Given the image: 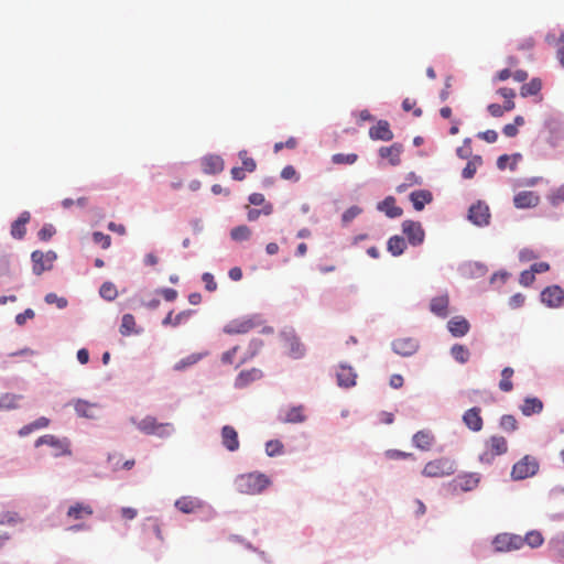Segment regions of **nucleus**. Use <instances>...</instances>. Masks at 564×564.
Instances as JSON below:
<instances>
[{"label":"nucleus","mask_w":564,"mask_h":564,"mask_svg":"<svg viewBox=\"0 0 564 564\" xmlns=\"http://www.w3.org/2000/svg\"><path fill=\"white\" fill-rule=\"evenodd\" d=\"M477 137L481 140H485L488 143H494L498 139V133L495 130H486L484 132H479Z\"/></svg>","instance_id":"nucleus-63"},{"label":"nucleus","mask_w":564,"mask_h":564,"mask_svg":"<svg viewBox=\"0 0 564 564\" xmlns=\"http://www.w3.org/2000/svg\"><path fill=\"white\" fill-rule=\"evenodd\" d=\"M94 509L89 503L75 502L67 510V518L70 520H84L93 516Z\"/></svg>","instance_id":"nucleus-17"},{"label":"nucleus","mask_w":564,"mask_h":564,"mask_svg":"<svg viewBox=\"0 0 564 564\" xmlns=\"http://www.w3.org/2000/svg\"><path fill=\"white\" fill-rule=\"evenodd\" d=\"M454 473V462L445 457H441L429 462L422 470L423 476L431 478L451 476Z\"/></svg>","instance_id":"nucleus-5"},{"label":"nucleus","mask_w":564,"mask_h":564,"mask_svg":"<svg viewBox=\"0 0 564 564\" xmlns=\"http://www.w3.org/2000/svg\"><path fill=\"white\" fill-rule=\"evenodd\" d=\"M175 507L183 513H194L203 508V502L195 497H181L175 501Z\"/></svg>","instance_id":"nucleus-21"},{"label":"nucleus","mask_w":564,"mask_h":564,"mask_svg":"<svg viewBox=\"0 0 564 564\" xmlns=\"http://www.w3.org/2000/svg\"><path fill=\"white\" fill-rule=\"evenodd\" d=\"M256 324L251 318H239L229 322L224 327V333L228 335L246 334L251 330Z\"/></svg>","instance_id":"nucleus-14"},{"label":"nucleus","mask_w":564,"mask_h":564,"mask_svg":"<svg viewBox=\"0 0 564 564\" xmlns=\"http://www.w3.org/2000/svg\"><path fill=\"white\" fill-rule=\"evenodd\" d=\"M410 199L416 210H422L425 204L432 200V194L429 191H414L411 193Z\"/></svg>","instance_id":"nucleus-32"},{"label":"nucleus","mask_w":564,"mask_h":564,"mask_svg":"<svg viewBox=\"0 0 564 564\" xmlns=\"http://www.w3.org/2000/svg\"><path fill=\"white\" fill-rule=\"evenodd\" d=\"M482 164V159L479 155L473 156L466 164L462 172V176L466 180H470L477 172V169Z\"/></svg>","instance_id":"nucleus-39"},{"label":"nucleus","mask_w":564,"mask_h":564,"mask_svg":"<svg viewBox=\"0 0 564 564\" xmlns=\"http://www.w3.org/2000/svg\"><path fill=\"white\" fill-rule=\"evenodd\" d=\"M30 213L23 212L11 226V235L15 239H22L25 236V225L30 221Z\"/></svg>","instance_id":"nucleus-26"},{"label":"nucleus","mask_w":564,"mask_h":564,"mask_svg":"<svg viewBox=\"0 0 564 564\" xmlns=\"http://www.w3.org/2000/svg\"><path fill=\"white\" fill-rule=\"evenodd\" d=\"M93 240L95 243L99 245L102 249H108L111 245V237L109 235H105L101 231H95L93 234Z\"/></svg>","instance_id":"nucleus-52"},{"label":"nucleus","mask_w":564,"mask_h":564,"mask_svg":"<svg viewBox=\"0 0 564 564\" xmlns=\"http://www.w3.org/2000/svg\"><path fill=\"white\" fill-rule=\"evenodd\" d=\"M34 311L31 308H26L23 313H20L15 316V323L18 325H24L28 319H32L34 317Z\"/></svg>","instance_id":"nucleus-62"},{"label":"nucleus","mask_w":564,"mask_h":564,"mask_svg":"<svg viewBox=\"0 0 564 564\" xmlns=\"http://www.w3.org/2000/svg\"><path fill=\"white\" fill-rule=\"evenodd\" d=\"M239 159L241 160L242 162V169L245 170V172H248V173H252L256 171L257 169V163L256 161L248 156V152L246 150H241L239 153Z\"/></svg>","instance_id":"nucleus-48"},{"label":"nucleus","mask_w":564,"mask_h":564,"mask_svg":"<svg viewBox=\"0 0 564 564\" xmlns=\"http://www.w3.org/2000/svg\"><path fill=\"white\" fill-rule=\"evenodd\" d=\"M192 314V311H183L178 313L177 315L173 316V311H171L165 318L162 321V324L164 326L171 325V326H178L184 319L188 318Z\"/></svg>","instance_id":"nucleus-43"},{"label":"nucleus","mask_w":564,"mask_h":564,"mask_svg":"<svg viewBox=\"0 0 564 564\" xmlns=\"http://www.w3.org/2000/svg\"><path fill=\"white\" fill-rule=\"evenodd\" d=\"M508 452V442L503 436L492 435L485 442V449L479 455L482 464H491L496 457Z\"/></svg>","instance_id":"nucleus-2"},{"label":"nucleus","mask_w":564,"mask_h":564,"mask_svg":"<svg viewBox=\"0 0 564 564\" xmlns=\"http://www.w3.org/2000/svg\"><path fill=\"white\" fill-rule=\"evenodd\" d=\"M360 213L361 209L358 206H351L343 214L341 220L344 224H348L352 219H355Z\"/></svg>","instance_id":"nucleus-55"},{"label":"nucleus","mask_w":564,"mask_h":564,"mask_svg":"<svg viewBox=\"0 0 564 564\" xmlns=\"http://www.w3.org/2000/svg\"><path fill=\"white\" fill-rule=\"evenodd\" d=\"M22 395L14 393H3L0 395V410H13L19 406Z\"/></svg>","instance_id":"nucleus-35"},{"label":"nucleus","mask_w":564,"mask_h":564,"mask_svg":"<svg viewBox=\"0 0 564 564\" xmlns=\"http://www.w3.org/2000/svg\"><path fill=\"white\" fill-rule=\"evenodd\" d=\"M402 109L404 111H411L413 110V115L415 117H421L423 111L421 108L416 107V101L414 99H411V98H405L402 102Z\"/></svg>","instance_id":"nucleus-53"},{"label":"nucleus","mask_w":564,"mask_h":564,"mask_svg":"<svg viewBox=\"0 0 564 564\" xmlns=\"http://www.w3.org/2000/svg\"><path fill=\"white\" fill-rule=\"evenodd\" d=\"M451 355L459 364H466L470 357L468 348L460 344H455L452 346Z\"/></svg>","instance_id":"nucleus-38"},{"label":"nucleus","mask_w":564,"mask_h":564,"mask_svg":"<svg viewBox=\"0 0 564 564\" xmlns=\"http://www.w3.org/2000/svg\"><path fill=\"white\" fill-rule=\"evenodd\" d=\"M261 377L262 372L259 369L252 368L250 370H243L237 376L235 386L237 388H245L250 382L259 380Z\"/></svg>","instance_id":"nucleus-27"},{"label":"nucleus","mask_w":564,"mask_h":564,"mask_svg":"<svg viewBox=\"0 0 564 564\" xmlns=\"http://www.w3.org/2000/svg\"><path fill=\"white\" fill-rule=\"evenodd\" d=\"M539 469L540 464L536 457L532 455H524L512 466L511 478L513 480H523L535 476Z\"/></svg>","instance_id":"nucleus-3"},{"label":"nucleus","mask_w":564,"mask_h":564,"mask_svg":"<svg viewBox=\"0 0 564 564\" xmlns=\"http://www.w3.org/2000/svg\"><path fill=\"white\" fill-rule=\"evenodd\" d=\"M449 299L447 294L433 297L430 303V310L438 317H446L448 315Z\"/></svg>","instance_id":"nucleus-24"},{"label":"nucleus","mask_w":564,"mask_h":564,"mask_svg":"<svg viewBox=\"0 0 564 564\" xmlns=\"http://www.w3.org/2000/svg\"><path fill=\"white\" fill-rule=\"evenodd\" d=\"M283 452V444L278 440H271L267 442L265 444V453L268 456H276L282 454Z\"/></svg>","instance_id":"nucleus-51"},{"label":"nucleus","mask_w":564,"mask_h":564,"mask_svg":"<svg viewBox=\"0 0 564 564\" xmlns=\"http://www.w3.org/2000/svg\"><path fill=\"white\" fill-rule=\"evenodd\" d=\"M419 348L417 340L413 338H399L392 343V349L395 354L403 357L412 356Z\"/></svg>","instance_id":"nucleus-12"},{"label":"nucleus","mask_w":564,"mask_h":564,"mask_svg":"<svg viewBox=\"0 0 564 564\" xmlns=\"http://www.w3.org/2000/svg\"><path fill=\"white\" fill-rule=\"evenodd\" d=\"M513 369L511 367H506L501 371V380L499 382V389L503 392H510L513 389L512 376Z\"/></svg>","instance_id":"nucleus-42"},{"label":"nucleus","mask_w":564,"mask_h":564,"mask_svg":"<svg viewBox=\"0 0 564 564\" xmlns=\"http://www.w3.org/2000/svg\"><path fill=\"white\" fill-rule=\"evenodd\" d=\"M402 232L406 236L408 241L412 246H420L425 238L424 229L419 221L404 220L402 223Z\"/></svg>","instance_id":"nucleus-9"},{"label":"nucleus","mask_w":564,"mask_h":564,"mask_svg":"<svg viewBox=\"0 0 564 564\" xmlns=\"http://www.w3.org/2000/svg\"><path fill=\"white\" fill-rule=\"evenodd\" d=\"M524 295L521 293H517L510 297L509 305L511 308H519L524 304Z\"/></svg>","instance_id":"nucleus-64"},{"label":"nucleus","mask_w":564,"mask_h":564,"mask_svg":"<svg viewBox=\"0 0 564 564\" xmlns=\"http://www.w3.org/2000/svg\"><path fill=\"white\" fill-rule=\"evenodd\" d=\"M198 358L196 356H188L182 360H180L177 364H175L174 369L175 370H183L188 366H192L196 364Z\"/></svg>","instance_id":"nucleus-61"},{"label":"nucleus","mask_w":564,"mask_h":564,"mask_svg":"<svg viewBox=\"0 0 564 564\" xmlns=\"http://www.w3.org/2000/svg\"><path fill=\"white\" fill-rule=\"evenodd\" d=\"M454 481L456 487H459L463 491H469L478 486L479 477L477 474H467L457 477Z\"/></svg>","instance_id":"nucleus-30"},{"label":"nucleus","mask_w":564,"mask_h":564,"mask_svg":"<svg viewBox=\"0 0 564 564\" xmlns=\"http://www.w3.org/2000/svg\"><path fill=\"white\" fill-rule=\"evenodd\" d=\"M541 80L539 78H533L521 87L520 94L522 97L533 96L536 95L541 90Z\"/></svg>","instance_id":"nucleus-44"},{"label":"nucleus","mask_w":564,"mask_h":564,"mask_svg":"<svg viewBox=\"0 0 564 564\" xmlns=\"http://www.w3.org/2000/svg\"><path fill=\"white\" fill-rule=\"evenodd\" d=\"M135 319H134V316L132 314H124L122 316V319H121V325H120V334L123 335V336H129L133 333H137L135 332Z\"/></svg>","instance_id":"nucleus-41"},{"label":"nucleus","mask_w":564,"mask_h":564,"mask_svg":"<svg viewBox=\"0 0 564 564\" xmlns=\"http://www.w3.org/2000/svg\"><path fill=\"white\" fill-rule=\"evenodd\" d=\"M523 545L527 544L532 549L539 547L543 544L544 538L542 533L538 530L529 531L524 536H522Z\"/></svg>","instance_id":"nucleus-40"},{"label":"nucleus","mask_w":564,"mask_h":564,"mask_svg":"<svg viewBox=\"0 0 564 564\" xmlns=\"http://www.w3.org/2000/svg\"><path fill=\"white\" fill-rule=\"evenodd\" d=\"M447 328L454 337L465 336L469 329V322L463 316H454L447 323Z\"/></svg>","instance_id":"nucleus-19"},{"label":"nucleus","mask_w":564,"mask_h":564,"mask_svg":"<svg viewBox=\"0 0 564 564\" xmlns=\"http://www.w3.org/2000/svg\"><path fill=\"white\" fill-rule=\"evenodd\" d=\"M551 204L557 206L564 202V187H558L550 195Z\"/></svg>","instance_id":"nucleus-58"},{"label":"nucleus","mask_w":564,"mask_h":564,"mask_svg":"<svg viewBox=\"0 0 564 564\" xmlns=\"http://www.w3.org/2000/svg\"><path fill=\"white\" fill-rule=\"evenodd\" d=\"M406 248V241L402 236L395 235L389 238L387 249L393 257L401 256Z\"/></svg>","instance_id":"nucleus-29"},{"label":"nucleus","mask_w":564,"mask_h":564,"mask_svg":"<svg viewBox=\"0 0 564 564\" xmlns=\"http://www.w3.org/2000/svg\"><path fill=\"white\" fill-rule=\"evenodd\" d=\"M495 552L503 553L520 550L523 546L522 536L513 533H499L492 540Z\"/></svg>","instance_id":"nucleus-6"},{"label":"nucleus","mask_w":564,"mask_h":564,"mask_svg":"<svg viewBox=\"0 0 564 564\" xmlns=\"http://www.w3.org/2000/svg\"><path fill=\"white\" fill-rule=\"evenodd\" d=\"M369 137L372 140L390 141L393 139V132L388 121L380 120L369 129Z\"/></svg>","instance_id":"nucleus-16"},{"label":"nucleus","mask_w":564,"mask_h":564,"mask_svg":"<svg viewBox=\"0 0 564 564\" xmlns=\"http://www.w3.org/2000/svg\"><path fill=\"white\" fill-rule=\"evenodd\" d=\"M463 421L466 426L474 432H479L484 425L479 408H471L467 410L463 415Z\"/></svg>","instance_id":"nucleus-20"},{"label":"nucleus","mask_w":564,"mask_h":564,"mask_svg":"<svg viewBox=\"0 0 564 564\" xmlns=\"http://www.w3.org/2000/svg\"><path fill=\"white\" fill-rule=\"evenodd\" d=\"M403 147L400 143H393L390 147H382L379 149V155L382 159H387L389 163L397 166L401 163V153Z\"/></svg>","instance_id":"nucleus-18"},{"label":"nucleus","mask_w":564,"mask_h":564,"mask_svg":"<svg viewBox=\"0 0 564 564\" xmlns=\"http://www.w3.org/2000/svg\"><path fill=\"white\" fill-rule=\"evenodd\" d=\"M549 549L553 556L564 561V533L552 538L549 542Z\"/></svg>","instance_id":"nucleus-34"},{"label":"nucleus","mask_w":564,"mask_h":564,"mask_svg":"<svg viewBox=\"0 0 564 564\" xmlns=\"http://www.w3.org/2000/svg\"><path fill=\"white\" fill-rule=\"evenodd\" d=\"M56 259V254L53 251L42 252L40 250H35L31 254V260L33 263V273L36 275H41L44 271L51 270L53 263Z\"/></svg>","instance_id":"nucleus-8"},{"label":"nucleus","mask_w":564,"mask_h":564,"mask_svg":"<svg viewBox=\"0 0 564 564\" xmlns=\"http://www.w3.org/2000/svg\"><path fill=\"white\" fill-rule=\"evenodd\" d=\"M45 302L47 304H56L58 308H64L67 305V300L65 297H59L55 293H47L45 295Z\"/></svg>","instance_id":"nucleus-54"},{"label":"nucleus","mask_w":564,"mask_h":564,"mask_svg":"<svg viewBox=\"0 0 564 564\" xmlns=\"http://www.w3.org/2000/svg\"><path fill=\"white\" fill-rule=\"evenodd\" d=\"M55 234V228L52 225L43 226L39 231V238L43 241H47Z\"/></svg>","instance_id":"nucleus-59"},{"label":"nucleus","mask_w":564,"mask_h":564,"mask_svg":"<svg viewBox=\"0 0 564 564\" xmlns=\"http://www.w3.org/2000/svg\"><path fill=\"white\" fill-rule=\"evenodd\" d=\"M95 404H91L84 400H78L75 403V411L79 416L94 419L95 417Z\"/></svg>","instance_id":"nucleus-37"},{"label":"nucleus","mask_w":564,"mask_h":564,"mask_svg":"<svg viewBox=\"0 0 564 564\" xmlns=\"http://www.w3.org/2000/svg\"><path fill=\"white\" fill-rule=\"evenodd\" d=\"M42 445L51 446L54 449V456L56 457L72 454L67 438H58L54 435L46 434L35 441V447H40Z\"/></svg>","instance_id":"nucleus-7"},{"label":"nucleus","mask_w":564,"mask_h":564,"mask_svg":"<svg viewBox=\"0 0 564 564\" xmlns=\"http://www.w3.org/2000/svg\"><path fill=\"white\" fill-rule=\"evenodd\" d=\"M500 427L506 432H514L518 429V421L513 415H502L500 419Z\"/></svg>","instance_id":"nucleus-50"},{"label":"nucleus","mask_w":564,"mask_h":564,"mask_svg":"<svg viewBox=\"0 0 564 564\" xmlns=\"http://www.w3.org/2000/svg\"><path fill=\"white\" fill-rule=\"evenodd\" d=\"M272 212H273V206H272V204L268 203V204L263 205L262 209H254V208L249 209L247 218L249 221H254L259 218V216L261 214L268 216V215H271Z\"/></svg>","instance_id":"nucleus-49"},{"label":"nucleus","mask_w":564,"mask_h":564,"mask_svg":"<svg viewBox=\"0 0 564 564\" xmlns=\"http://www.w3.org/2000/svg\"><path fill=\"white\" fill-rule=\"evenodd\" d=\"M202 280L203 282L205 283V289L208 291V292H214L216 291L217 289V283L214 279V275L212 273H204L202 275Z\"/></svg>","instance_id":"nucleus-57"},{"label":"nucleus","mask_w":564,"mask_h":564,"mask_svg":"<svg viewBox=\"0 0 564 564\" xmlns=\"http://www.w3.org/2000/svg\"><path fill=\"white\" fill-rule=\"evenodd\" d=\"M434 435L426 430L419 431L413 435L412 442L421 451H430L434 444Z\"/></svg>","instance_id":"nucleus-25"},{"label":"nucleus","mask_w":564,"mask_h":564,"mask_svg":"<svg viewBox=\"0 0 564 564\" xmlns=\"http://www.w3.org/2000/svg\"><path fill=\"white\" fill-rule=\"evenodd\" d=\"M224 167V160L219 155L210 154L202 159V170L205 174H218Z\"/></svg>","instance_id":"nucleus-15"},{"label":"nucleus","mask_w":564,"mask_h":564,"mask_svg":"<svg viewBox=\"0 0 564 564\" xmlns=\"http://www.w3.org/2000/svg\"><path fill=\"white\" fill-rule=\"evenodd\" d=\"M281 177L283 180H295L297 181L299 180V175H297V172L296 170L294 169V166L292 165H286L282 169L281 171Z\"/></svg>","instance_id":"nucleus-60"},{"label":"nucleus","mask_w":564,"mask_h":564,"mask_svg":"<svg viewBox=\"0 0 564 564\" xmlns=\"http://www.w3.org/2000/svg\"><path fill=\"white\" fill-rule=\"evenodd\" d=\"M541 301L549 307H560L564 302V290L558 285H551L541 292Z\"/></svg>","instance_id":"nucleus-11"},{"label":"nucleus","mask_w":564,"mask_h":564,"mask_svg":"<svg viewBox=\"0 0 564 564\" xmlns=\"http://www.w3.org/2000/svg\"><path fill=\"white\" fill-rule=\"evenodd\" d=\"M357 160L358 155L356 153H336L332 155V162L337 165H352Z\"/></svg>","instance_id":"nucleus-45"},{"label":"nucleus","mask_w":564,"mask_h":564,"mask_svg":"<svg viewBox=\"0 0 564 564\" xmlns=\"http://www.w3.org/2000/svg\"><path fill=\"white\" fill-rule=\"evenodd\" d=\"M357 375L355 370L349 367L341 365L337 371V383L343 388H350L356 384Z\"/></svg>","instance_id":"nucleus-22"},{"label":"nucleus","mask_w":564,"mask_h":564,"mask_svg":"<svg viewBox=\"0 0 564 564\" xmlns=\"http://www.w3.org/2000/svg\"><path fill=\"white\" fill-rule=\"evenodd\" d=\"M540 203V196L532 191H522L519 192L513 197V204L517 208H532L535 207Z\"/></svg>","instance_id":"nucleus-13"},{"label":"nucleus","mask_w":564,"mask_h":564,"mask_svg":"<svg viewBox=\"0 0 564 564\" xmlns=\"http://www.w3.org/2000/svg\"><path fill=\"white\" fill-rule=\"evenodd\" d=\"M534 280H535V274L532 271V269H530V270L523 271L520 274L519 282L523 286H530L534 282Z\"/></svg>","instance_id":"nucleus-56"},{"label":"nucleus","mask_w":564,"mask_h":564,"mask_svg":"<svg viewBox=\"0 0 564 564\" xmlns=\"http://www.w3.org/2000/svg\"><path fill=\"white\" fill-rule=\"evenodd\" d=\"M139 431L147 435H156L159 437H169L174 432L172 423H160L154 416H145L138 424Z\"/></svg>","instance_id":"nucleus-4"},{"label":"nucleus","mask_w":564,"mask_h":564,"mask_svg":"<svg viewBox=\"0 0 564 564\" xmlns=\"http://www.w3.org/2000/svg\"><path fill=\"white\" fill-rule=\"evenodd\" d=\"M223 445L230 452H235L239 448V440L237 431L230 426L225 425L221 430Z\"/></svg>","instance_id":"nucleus-23"},{"label":"nucleus","mask_w":564,"mask_h":564,"mask_svg":"<svg viewBox=\"0 0 564 564\" xmlns=\"http://www.w3.org/2000/svg\"><path fill=\"white\" fill-rule=\"evenodd\" d=\"M99 294L107 301H112L117 297L118 292L113 283L105 282L99 290Z\"/></svg>","instance_id":"nucleus-47"},{"label":"nucleus","mask_w":564,"mask_h":564,"mask_svg":"<svg viewBox=\"0 0 564 564\" xmlns=\"http://www.w3.org/2000/svg\"><path fill=\"white\" fill-rule=\"evenodd\" d=\"M305 409L303 405H296L288 409L283 417L280 419L282 423H303L306 420Z\"/></svg>","instance_id":"nucleus-28"},{"label":"nucleus","mask_w":564,"mask_h":564,"mask_svg":"<svg viewBox=\"0 0 564 564\" xmlns=\"http://www.w3.org/2000/svg\"><path fill=\"white\" fill-rule=\"evenodd\" d=\"M468 219L476 226H487L490 223V210L487 204L477 202L468 210Z\"/></svg>","instance_id":"nucleus-10"},{"label":"nucleus","mask_w":564,"mask_h":564,"mask_svg":"<svg viewBox=\"0 0 564 564\" xmlns=\"http://www.w3.org/2000/svg\"><path fill=\"white\" fill-rule=\"evenodd\" d=\"M50 422H51L50 419H47L45 416H41V417L36 419L35 421L22 426L18 433L21 437L28 436L29 434H31L32 432H34L36 430L47 427L50 425Z\"/></svg>","instance_id":"nucleus-31"},{"label":"nucleus","mask_w":564,"mask_h":564,"mask_svg":"<svg viewBox=\"0 0 564 564\" xmlns=\"http://www.w3.org/2000/svg\"><path fill=\"white\" fill-rule=\"evenodd\" d=\"M269 485V478L264 474L260 473L242 474L235 479V487L237 491L246 495H258Z\"/></svg>","instance_id":"nucleus-1"},{"label":"nucleus","mask_w":564,"mask_h":564,"mask_svg":"<svg viewBox=\"0 0 564 564\" xmlns=\"http://www.w3.org/2000/svg\"><path fill=\"white\" fill-rule=\"evenodd\" d=\"M230 237L235 241L248 240L251 237V229L246 225L237 226L231 229Z\"/></svg>","instance_id":"nucleus-46"},{"label":"nucleus","mask_w":564,"mask_h":564,"mask_svg":"<svg viewBox=\"0 0 564 564\" xmlns=\"http://www.w3.org/2000/svg\"><path fill=\"white\" fill-rule=\"evenodd\" d=\"M381 210L390 218L399 217L402 215V208L395 205L393 197H387L379 206Z\"/></svg>","instance_id":"nucleus-36"},{"label":"nucleus","mask_w":564,"mask_h":564,"mask_svg":"<svg viewBox=\"0 0 564 564\" xmlns=\"http://www.w3.org/2000/svg\"><path fill=\"white\" fill-rule=\"evenodd\" d=\"M543 410V403L538 398H527L521 405V412L525 416L538 414Z\"/></svg>","instance_id":"nucleus-33"}]
</instances>
